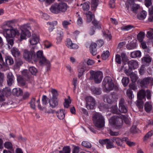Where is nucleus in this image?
Instances as JSON below:
<instances>
[{
	"label": "nucleus",
	"mask_w": 153,
	"mask_h": 153,
	"mask_svg": "<svg viewBox=\"0 0 153 153\" xmlns=\"http://www.w3.org/2000/svg\"><path fill=\"white\" fill-rule=\"evenodd\" d=\"M67 46L71 49H76L78 48V45L76 44L72 43L70 39H67L66 40Z\"/></svg>",
	"instance_id": "obj_14"
},
{
	"label": "nucleus",
	"mask_w": 153,
	"mask_h": 153,
	"mask_svg": "<svg viewBox=\"0 0 153 153\" xmlns=\"http://www.w3.org/2000/svg\"><path fill=\"white\" fill-rule=\"evenodd\" d=\"M119 110L120 113H126L127 111L126 106L125 105L124 100L121 98L119 103Z\"/></svg>",
	"instance_id": "obj_10"
},
{
	"label": "nucleus",
	"mask_w": 153,
	"mask_h": 153,
	"mask_svg": "<svg viewBox=\"0 0 153 153\" xmlns=\"http://www.w3.org/2000/svg\"><path fill=\"white\" fill-rule=\"evenodd\" d=\"M3 32L6 38H13L19 33L18 31L14 28L6 29V30L3 31Z\"/></svg>",
	"instance_id": "obj_7"
},
{
	"label": "nucleus",
	"mask_w": 153,
	"mask_h": 153,
	"mask_svg": "<svg viewBox=\"0 0 153 153\" xmlns=\"http://www.w3.org/2000/svg\"><path fill=\"white\" fill-rule=\"evenodd\" d=\"M104 100L108 103H112L114 101L113 97L111 95H105L104 97Z\"/></svg>",
	"instance_id": "obj_33"
},
{
	"label": "nucleus",
	"mask_w": 153,
	"mask_h": 153,
	"mask_svg": "<svg viewBox=\"0 0 153 153\" xmlns=\"http://www.w3.org/2000/svg\"><path fill=\"white\" fill-rule=\"evenodd\" d=\"M22 75L27 78V81L30 80L31 78V76L27 70H24L22 72Z\"/></svg>",
	"instance_id": "obj_32"
},
{
	"label": "nucleus",
	"mask_w": 153,
	"mask_h": 153,
	"mask_svg": "<svg viewBox=\"0 0 153 153\" xmlns=\"http://www.w3.org/2000/svg\"><path fill=\"white\" fill-rule=\"evenodd\" d=\"M125 116L120 115L119 116H114L111 117L109 120L110 125L114 127L117 129H120L122 128L123 125V118Z\"/></svg>",
	"instance_id": "obj_1"
},
{
	"label": "nucleus",
	"mask_w": 153,
	"mask_h": 153,
	"mask_svg": "<svg viewBox=\"0 0 153 153\" xmlns=\"http://www.w3.org/2000/svg\"><path fill=\"white\" fill-rule=\"evenodd\" d=\"M11 52L13 55L15 57L18 56L20 54L19 51L15 48H13L11 50Z\"/></svg>",
	"instance_id": "obj_36"
},
{
	"label": "nucleus",
	"mask_w": 153,
	"mask_h": 153,
	"mask_svg": "<svg viewBox=\"0 0 153 153\" xmlns=\"http://www.w3.org/2000/svg\"><path fill=\"white\" fill-rule=\"evenodd\" d=\"M5 148L8 149H12L13 148V145L12 143L10 141H6L4 143Z\"/></svg>",
	"instance_id": "obj_40"
},
{
	"label": "nucleus",
	"mask_w": 153,
	"mask_h": 153,
	"mask_svg": "<svg viewBox=\"0 0 153 153\" xmlns=\"http://www.w3.org/2000/svg\"><path fill=\"white\" fill-rule=\"evenodd\" d=\"M153 81V78H152L147 77L144 79L140 82L142 86H145L149 84V81Z\"/></svg>",
	"instance_id": "obj_29"
},
{
	"label": "nucleus",
	"mask_w": 153,
	"mask_h": 153,
	"mask_svg": "<svg viewBox=\"0 0 153 153\" xmlns=\"http://www.w3.org/2000/svg\"><path fill=\"white\" fill-rule=\"evenodd\" d=\"M87 17V21L88 22H91L92 19L93 14L91 11H88L86 13Z\"/></svg>",
	"instance_id": "obj_41"
},
{
	"label": "nucleus",
	"mask_w": 153,
	"mask_h": 153,
	"mask_svg": "<svg viewBox=\"0 0 153 153\" xmlns=\"http://www.w3.org/2000/svg\"><path fill=\"white\" fill-rule=\"evenodd\" d=\"M97 44L94 42L92 43L90 45V51L93 55H96L97 53Z\"/></svg>",
	"instance_id": "obj_19"
},
{
	"label": "nucleus",
	"mask_w": 153,
	"mask_h": 153,
	"mask_svg": "<svg viewBox=\"0 0 153 153\" xmlns=\"http://www.w3.org/2000/svg\"><path fill=\"white\" fill-rule=\"evenodd\" d=\"M134 28V26L131 25H129L125 26H123L121 27L122 30L129 31L132 30Z\"/></svg>",
	"instance_id": "obj_37"
},
{
	"label": "nucleus",
	"mask_w": 153,
	"mask_h": 153,
	"mask_svg": "<svg viewBox=\"0 0 153 153\" xmlns=\"http://www.w3.org/2000/svg\"><path fill=\"white\" fill-rule=\"evenodd\" d=\"M127 96L130 99L132 98V91L131 89H128L126 92Z\"/></svg>",
	"instance_id": "obj_64"
},
{
	"label": "nucleus",
	"mask_w": 153,
	"mask_h": 153,
	"mask_svg": "<svg viewBox=\"0 0 153 153\" xmlns=\"http://www.w3.org/2000/svg\"><path fill=\"white\" fill-rule=\"evenodd\" d=\"M152 59L150 57H143L142 59V61L143 62L149 63L151 62Z\"/></svg>",
	"instance_id": "obj_52"
},
{
	"label": "nucleus",
	"mask_w": 153,
	"mask_h": 153,
	"mask_svg": "<svg viewBox=\"0 0 153 153\" xmlns=\"http://www.w3.org/2000/svg\"><path fill=\"white\" fill-rule=\"evenodd\" d=\"M98 0H91V7L92 10H95L98 5Z\"/></svg>",
	"instance_id": "obj_45"
},
{
	"label": "nucleus",
	"mask_w": 153,
	"mask_h": 153,
	"mask_svg": "<svg viewBox=\"0 0 153 153\" xmlns=\"http://www.w3.org/2000/svg\"><path fill=\"white\" fill-rule=\"evenodd\" d=\"M39 37L36 34H33L32 35L29 41L31 45H35L39 42Z\"/></svg>",
	"instance_id": "obj_16"
},
{
	"label": "nucleus",
	"mask_w": 153,
	"mask_h": 153,
	"mask_svg": "<svg viewBox=\"0 0 153 153\" xmlns=\"http://www.w3.org/2000/svg\"><path fill=\"white\" fill-rule=\"evenodd\" d=\"M7 41L8 45V48L10 49L12 48L14 44V39L13 38H6Z\"/></svg>",
	"instance_id": "obj_38"
},
{
	"label": "nucleus",
	"mask_w": 153,
	"mask_h": 153,
	"mask_svg": "<svg viewBox=\"0 0 153 153\" xmlns=\"http://www.w3.org/2000/svg\"><path fill=\"white\" fill-rule=\"evenodd\" d=\"M102 87L104 91L108 93L112 90L114 84L111 78L108 76L106 77L102 82Z\"/></svg>",
	"instance_id": "obj_3"
},
{
	"label": "nucleus",
	"mask_w": 153,
	"mask_h": 153,
	"mask_svg": "<svg viewBox=\"0 0 153 153\" xmlns=\"http://www.w3.org/2000/svg\"><path fill=\"white\" fill-rule=\"evenodd\" d=\"M26 25H24L22 28V31L20 34V41L26 39V36L29 37L30 36V33L28 30L26 29Z\"/></svg>",
	"instance_id": "obj_9"
},
{
	"label": "nucleus",
	"mask_w": 153,
	"mask_h": 153,
	"mask_svg": "<svg viewBox=\"0 0 153 153\" xmlns=\"http://www.w3.org/2000/svg\"><path fill=\"white\" fill-rule=\"evenodd\" d=\"M3 93L7 96L10 95L11 94V90L8 88H5L3 90Z\"/></svg>",
	"instance_id": "obj_57"
},
{
	"label": "nucleus",
	"mask_w": 153,
	"mask_h": 153,
	"mask_svg": "<svg viewBox=\"0 0 153 153\" xmlns=\"http://www.w3.org/2000/svg\"><path fill=\"white\" fill-rule=\"evenodd\" d=\"M136 47V42H131L129 44L126 45V48L129 50L135 48Z\"/></svg>",
	"instance_id": "obj_48"
},
{
	"label": "nucleus",
	"mask_w": 153,
	"mask_h": 153,
	"mask_svg": "<svg viewBox=\"0 0 153 153\" xmlns=\"http://www.w3.org/2000/svg\"><path fill=\"white\" fill-rule=\"evenodd\" d=\"M71 100L69 96L68 97L67 99H65V102L64 103V106L65 108H68L69 106V104L71 103Z\"/></svg>",
	"instance_id": "obj_50"
},
{
	"label": "nucleus",
	"mask_w": 153,
	"mask_h": 153,
	"mask_svg": "<svg viewBox=\"0 0 153 153\" xmlns=\"http://www.w3.org/2000/svg\"><path fill=\"white\" fill-rule=\"evenodd\" d=\"M89 2H86L83 4L82 7L84 11H88L90 8Z\"/></svg>",
	"instance_id": "obj_51"
},
{
	"label": "nucleus",
	"mask_w": 153,
	"mask_h": 153,
	"mask_svg": "<svg viewBox=\"0 0 153 153\" xmlns=\"http://www.w3.org/2000/svg\"><path fill=\"white\" fill-rule=\"evenodd\" d=\"M29 103L31 108L34 109H35L36 99L35 97H33L32 98Z\"/></svg>",
	"instance_id": "obj_46"
},
{
	"label": "nucleus",
	"mask_w": 153,
	"mask_h": 153,
	"mask_svg": "<svg viewBox=\"0 0 153 153\" xmlns=\"http://www.w3.org/2000/svg\"><path fill=\"white\" fill-rule=\"evenodd\" d=\"M126 137H124L122 139L118 137H113L111 139L112 141L114 143H116L118 146H123V143L126 140Z\"/></svg>",
	"instance_id": "obj_11"
},
{
	"label": "nucleus",
	"mask_w": 153,
	"mask_h": 153,
	"mask_svg": "<svg viewBox=\"0 0 153 153\" xmlns=\"http://www.w3.org/2000/svg\"><path fill=\"white\" fill-rule=\"evenodd\" d=\"M145 33L141 31L137 35V39L140 41H142L144 38Z\"/></svg>",
	"instance_id": "obj_43"
},
{
	"label": "nucleus",
	"mask_w": 153,
	"mask_h": 153,
	"mask_svg": "<svg viewBox=\"0 0 153 153\" xmlns=\"http://www.w3.org/2000/svg\"><path fill=\"white\" fill-rule=\"evenodd\" d=\"M136 102L137 106L139 108H143L144 103L143 100L138 99Z\"/></svg>",
	"instance_id": "obj_42"
},
{
	"label": "nucleus",
	"mask_w": 153,
	"mask_h": 153,
	"mask_svg": "<svg viewBox=\"0 0 153 153\" xmlns=\"http://www.w3.org/2000/svg\"><path fill=\"white\" fill-rule=\"evenodd\" d=\"M37 58L40 59V63L41 65L44 64L48 65V68L50 69L51 66V63L50 61L47 60L43 55V52L42 51H39L36 53Z\"/></svg>",
	"instance_id": "obj_6"
},
{
	"label": "nucleus",
	"mask_w": 153,
	"mask_h": 153,
	"mask_svg": "<svg viewBox=\"0 0 153 153\" xmlns=\"http://www.w3.org/2000/svg\"><path fill=\"white\" fill-rule=\"evenodd\" d=\"M13 102L11 100H9L7 102H3L1 104V107L4 106L7 108H11L14 107Z\"/></svg>",
	"instance_id": "obj_24"
},
{
	"label": "nucleus",
	"mask_w": 153,
	"mask_h": 153,
	"mask_svg": "<svg viewBox=\"0 0 153 153\" xmlns=\"http://www.w3.org/2000/svg\"><path fill=\"white\" fill-rule=\"evenodd\" d=\"M111 110L112 112L115 114H119L120 112L119 109H118L117 105H114L112 106Z\"/></svg>",
	"instance_id": "obj_44"
},
{
	"label": "nucleus",
	"mask_w": 153,
	"mask_h": 153,
	"mask_svg": "<svg viewBox=\"0 0 153 153\" xmlns=\"http://www.w3.org/2000/svg\"><path fill=\"white\" fill-rule=\"evenodd\" d=\"M109 55V52L108 51H107L103 53L102 55V57L103 60H105L107 58Z\"/></svg>",
	"instance_id": "obj_53"
},
{
	"label": "nucleus",
	"mask_w": 153,
	"mask_h": 153,
	"mask_svg": "<svg viewBox=\"0 0 153 153\" xmlns=\"http://www.w3.org/2000/svg\"><path fill=\"white\" fill-rule=\"evenodd\" d=\"M129 78L124 77L123 78L122 80V82L124 86H127L129 83Z\"/></svg>",
	"instance_id": "obj_47"
},
{
	"label": "nucleus",
	"mask_w": 153,
	"mask_h": 153,
	"mask_svg": "<svg viewBox=\"0 0 153 153\" xmlns=\"http://www.w3.org/2000/svg\"><path fill=\"white\" fill-rule=\"evenodd\" d=\"M7 84L9 86H11L14 82V77L12 73L9 72L7 74Z\"/></svg>",
	"instance_id": "obj_13"
},
{
	"label": "nucleus",
	"mask_w": 153,
	"mask_h": 153,
	"mask_svg": "<svg viewBox=\"0 0 153 153\" xmlns=\"http://www.w3.org/2000/svg\"><path fill=\"white\" fill-rule=\"evenodd\" d=\"M151 30L147 32L146 36L150 39H153V31Z\"/></svg>",
	"instance_id": "obj_59"
},
{
	"label": "nucleus",
	"mask_w": 153,
	"mask_h": 153,
	"mask_svg": "<svg viewBox=\"0 0 153 153\" xmlns=\"http://www.w3.org/2000/svg\"><path fill=\"white\" fill-rule=\"evenodd\" d=\"M17 81L19 85L20 86H24L26 85V81L20 75L17 76Z\"/></svg>",
	"instance_id": "obj_21"
},
{
	"label": "nucleus",
	"mask_w": 153,
	"mask_h": 153,
	"mask_svg": "<svg viewBox=\"0 0 153 153\" xmlns=\"http://www.w3.org/2000/svg\"><path fill=\"white\" fill-rule=\"evenodd\" d=\"M129 76L133 82H135L137 79V75L133 72Z\"/></svg>",
	"instance_id": "obj_58"
},
{
	"label": "nucleus",
	"mask_w": 153,
	"mask_h": 153,
	"mask_svg": "<svg viewBox=\"0 0 153 153\" xmlns=\"http://www.w3.org/2000/svg\"><path fill=\"white\" fill-rule=\"evenodd\" d=\"M126 140L124 141V142H126V144L129 146H134L135 145V143L133 142H131L129 140L128 138L126 137Z\"/></svg>",
	"instance_id": "obj_55"
},
{
	"label": "nucleus",
	"mask_w": 153,
	"mask_h": 153,
	"mask_svg": "<svg viewBox=\"0 0 153 153\" xmlns=\"http://www.w3.org/2000/svg\"><path fill=\"white\" fill-rule=\"evenodd\" d=\"M127 63L129 68L131 70L132 69H136L138 67V63L135 60H131L130 61H128Z\"/></svg>",
	"instance_id": "obj_17"
},
{
	"label": "nucleus",
	"mask_w": 153,
	"mask_h": 153,
	"mask_svg": "<svg viewBox=\"0 0 153 153\" xmlns=\"http://www.w3.org/2000/svg\"><path fill=\"white\" fill-rule=\"evenodd\" d=\"M38 107L41 110L44 111L45 112L48 113H52L54 112V111L51 109H48L46 108L45 106H42V107L39 104H38Z\"/></svg>",
	"instance_id": "obj_26"
},
{
	"label": "nucleus",
	"mask_w": 153,
	"mask_h": 153,
	"mask_svg": "<svg viewBox=\"0 0 153 153\" xmlns=\"http://www.w3.org/2000/svg\"><path fill=\"white\" fill-rule=\"evenodd\" d=\"M141 53L140 51H136L132 52L131 53V57L132 58H135L138 57H140L141 56Z\"/></svg>",
	"instance_id": "obj_35"
},
{
	"label": "nucleus",
	"mask_w": 153,
	"mask_h": 153,
	"mask_svg": "<svg viewBox=\"0 0 153 153\" xmlns=\"http://www.w3.org/2000/svg\"><path fill=\"white\" fill-rule=\"evenodd\" d=\"M90 73L91 76L89 77V79L93 80L96 83H99L101 82L103 77V74L101 71H95L91 70Z\"/></svg>",
	"instance_id": "obj_5"
},
{
	"label": "nucleus",
	"mask_w": 153,
	"mask_h": 153,
	"mask_svg": "<svg viewBox=\"0 0 153 153\" xmlns=\"http://www.w3.org/2000/svg\"><path fill=\"white\" fill-rule=\"evenodd\" d=\"M86 101L87 108L88 109H93L95 105V101L94 99L91 96H88L86 98Z\"/></svg>",
	"instance_id": "obj_8"
},
{
	"label": "nucleus",
	"mask_w": 153,
	"mask_h": 153,
	"mask_svg": "<svg viewBox=\"0 0 153 153\" xmlns=\"http://www.w3.org/2000/svg\"><path fill=\"white\" fill-rule=\"evenodd\" d=\"M74 36L76 39L79 40L80 39L81 36L79 32L77 31H75L74 34Z\"/></svg>",
	"instance_id": "obj_62"
},
{
	"label": "nucleus",
	"mask_w": 153,
	"mask_h": 153,
	"mask_svg": "<svg viewBox=\"0 0 153 153\" xmlns=\"http://www.w3.org/2000/svg\"><path fill=\"white\" fill-rule=\"evenodd\" d=\"M152 103L150 102H146L144 105V109L146 112H149L152 110Z\"/></svg>",
	"instance_id": "obj_25"
},
{
	"label": "nucleus",
	"mask_w": 153,
	"mask_h": 153,
	"mask_svg": "<svg viewBox=\"0 0 153 153\" xmlns=\"http://www.w3.org/2000/svg\"><path fill=\"white\" fill-rule=\"evenodd\" d=\"M59 13L64 12L67 10V5L64 3H58Z\"/></svg>",
	"instance_id": "obj_18"
},
{
	"label": "nucleus",
	"mask_w": 153,
	"mask_h": 153,
	"mask_svg": "<svg viewBox=\"0 0 153 153\" xmlns=\"http://www.w3.org/2000/svg\"><path fill=\"white\" fill-rule=\"evenodd\" d=\"M56 116L60 119H63L65 117V111L63 109L60 110L56 112Z\"/></svg>",
	"instance_id": "obj_27"
},
{
	"label": "nucleus",
	"mask_w": 153,
	"mask_h": 153,
	"mask_svg": "<svg viewBox=\"0 0 153 153\" xmlns=\"http://www.w3.org/2000/svg\"><path fill=\"white\" fill-rule=\"evenodd\" d=\"M5 63L3 62V64L4 65H12L13 64L14 61L13 58L10 56H6L5 57Z\"/></svg>",
	"instance_id": "obj_23"
},
{
	"label": "nucleus",
	"mask_w": 153,
	"mask_h": 153,
	"mask_svg": "<svg viewBox=\"0 0 153 153\" xmlns=\"http://www.w3.org/2000/svg\"><path fill=\"white\" fill-rule=\"evenodd\" d=\"M149 16L148 19V20L149 22H153V10L150 11V10L149 9Z\"/></svg>",
	"instance_id": "obj_63"
},
{
	"label": "nucleus",
	"mask_w": 153,
	"mask_h": 153,
	"mask_svg": "<svg viewBox=\"0 0 153 153\" xmlns=\"http://www.w3.org/2000/svg\"><path fill=\"white\" fill-rule=\"evenodd\" d=\"M85 65L84 62L81 63L78 69L79 73H83L85 71Z\"/></svg>",
	"instance_id": "obj_39"
},
{
	"label": "nucleus",
	"mask_w": 153,
	"mask_h": 153,
	"mask_svg": "<svg viewBox=\"0 0 153 153\" xmlns=\"http://www.w3.org/2000/svg\"><path fill=\"white\" fill-rule=\"evenodd\" d=\"M34 47H33L32 50L29 51L26 49L24 50L23 56L25 59L29 62H30L33 61L36 62L37 61V57L35 52L33 49H34Z\"/></svg>",
	"instance_id": "obj_4"
},
{
	"label": "nucleus",
	"mask_w": 153,
	"mask_h": 153,
	"mask_svg": "<svg viewBox=\"0 0 153 153\" xmlns=\"http://www.w3.org/2000/svg\"><path fill=\"white\" fill-rule=\"evenodd\" d=\"M50 10L53 13L57 14L59 13L58 3H55L52 4L50 8Z\"/></svg>",
	"instance_id": "obj_15"
},
{
	"label": "nucleus",
	"mask_w": 153,
	"mask_h": 153,
	"mask_svg": "<svg viewBox=\"0 0 153 153\" xmlns=\"http://www.w3.org/2000/svg\"><path fill=\"white\" fill-rule=\"evenodd\" d=\"M15 22V21L13 20L7 21L6 24L3 26V32L5 31L6 29H9V28H13V27L14 25Z\"/></svg>",
	"instance_id": "obj_12"
},
{
	"label": "nucleus",
	"mask_w": 153,
	"mask_h": 153,
	"mask_svg": "<svg viewBox=\"0 0 153 153\" xmlns=\"http://www.w3.org/2000/svg\"><path fill=\"white\" fill-rule=\"evenodd\" d=\"M50 105L52 108H54L58 104V101L57 98H52L49 101Z\"/></svg>",
	"instance_id": "obj_20"
},
{
	"label": "nucleus",
	"mask_w": 153,
	"mask_h": 153,
	"mask_svg": "<svg viewBox=\"0 0 153 153\" xmlns=\"http://www.w3.org/2000/svg\"><path fill=\"white\" fill-rule=\"evenodd\" d=\"M91 90L94 94L97 95H100L101 93V88H99L93 86L91 87Z\"/></svg>",
	"instance_id": "obj_34"
},
{
	"label": "nucleus",
	"mask_w": 153,
	"mask_h": 153,
	"mask_svg": "<svg viewBox=\"0 0 153 153\" xmlns=\"http://www.w3.org/2000/svg\"><path fill=\"white\" fill-rule=\"evenodd\" d=\"M130 6L131 11L134 13H136L137 10L140 8V5L133 1L131 2Z\"/></svg>",
	"instance_id": "obj_22"
},
{
	"label": "nucleus",
	"mask_w": 153,
	"mask_h": 153,
	"mask_svg": "<svg viewBox=\"0 0 153 153\" xmlns=\"http://www.w3.org/2000/svg\"><path fill=\"white\" fill-rule=\"evenodd\" d=\"M82 146L87 148H91L92 147L91 144L89 142L86 141H83L82 142Z\"/></svg>",
	"instance_id": "obj_49"
},
{
	"label": "nucleus",
	"mask_w": 153,
	"mask_h": 153,
	"mask_svg": "<svg viewBox=\"0 0 153 153\" xmlns=\"http://www.w3.org/2000/svg\"><path fill=\"white\" fill-rule=\"evenodd\" d=\"M145 91L143 89L140 90L137 93V96L138 99L143 100L145 98Z\"/></svg>",
	"instance_id": "obj_28"
},
{
	"label": "nucleus",
	"mask_w": 153,
	"mask_h": 153,
	"mask_svg": "<svg viewBox=\"0 0 153 153\" xmlns=\"http://www.w3.org/2000/svg\"><path fill=\"white\" fill-rule=\"evenodd\" d=\"M121 57L122 58L123 61L124 62H127L128 61V59L127 57L126 53H122L121 54Z\"/></svg>",
	"instance_id": "obj_61"
},
{
	"label": "nucleus",
	"mask_w": 153,
	"mask_h": 153,
	"mask_svg": "<svg viewBox=\"0 0 153 153\" xmlns=\"http://www.w3.org/2000/svg\"><path fill=\"white\" fill-rule=\"evenodd\" d=\"M92 120L94 126L99 129L102 128L105 126V119L100 113H96L92 115Z\"/></svg>",
	"instance_id": "obj_2"
},
{
	"label": "nucleus",
	"mask_w": 153,
	"mask_h": 153,
	"mask_svg": "<svg viewBox=\"0 0 153 153\" xmlns=\"http://www.w3.org/2000/svg\"><path fill=\"white\" fill-rule=\"evenodd\" d=\"M92 23L96 27L98 28H101L100 24L99 23V22L97 21V20L95 19L94 20L92 21Z\"/></svg>",
	"instance_id": "obj_60"
},
{
	"label": "nucleus",
	"mask_w": 153,
	"mask_h": 153,
	"mask_svg": "<svg viewBox=\"0 0 153 153\" xmlns=\"http://www.w3.org/2000/svg\"><path fill=\"white\" fill-rule=\"evenodd\" d=\"M147 13L144 10H143L139 13L137 16V18L140 20H143L145 18Z\"/></svg>",
	"instance_id": "obj_30"
},
{
	"label": "nucleus",
	"mask_w": 153,
	"mask_h": 153,
	"mask_svg": "<svg viewBox=\"0 0 153 153\" xmlns=\"http://www.w3.org/2000/svg\"><path fill=\"white\" fill-rule=\"evenodd\" d=\"M22 91L19 88H14L13 90V95L19 96L22 94Z\"/></svg>",
	"instance_id": "obj_31"
},
{
	"label": "nucleus",
	"mask_w": 153,
	"mask_h": 153,
	"mask_svg": "<svg viewBox=\"0 0 153 153\" xmlns=\"http://www.w3.org/2000/svg\"><path fill=\"white\" fill-rule=\"evenodd\" d=\"M51 92L53 94L52 98H57V96L58 95V93L57 91L55 89L52 88L51 89Z\"/></svg>",
	"instance_id": "obj_54"
},
{
	"label": "nucleus",
	"mask_w": 153,
	"mask_h": 153,
	"mask_svg": "<svg viewBox=\"0 0 153 153\" xmlns=\"http://www.w3.org/2000/svg\"><path fill=\"white\" fill-rule=\"evenodd\" d=\"M29 71L33 75H35L37 72V70L36 68L33 67H31L29 68Z\"/></svg>",
	"instance_id": "obj_56"
}]
</instances>
